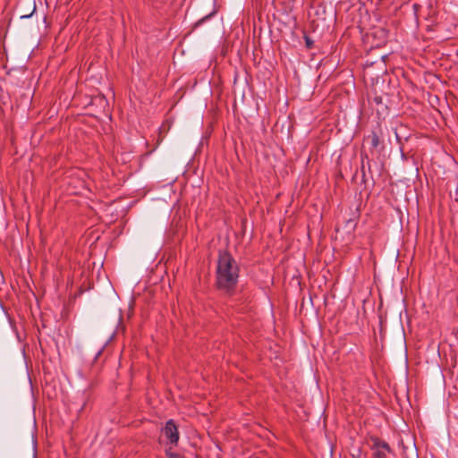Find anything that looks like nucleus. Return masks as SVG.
<instances>
[{
  "label": "nucleus",
  "instance_id": "20e7f679",
  "mask_svg": "<svg viewBox=\"0 0 458 458\" xmlns=\"http://www.w3.org/2000/svg\"><path fill=\"white\" fill-rule=\"evenodd\" d=\"M369 138L371 140V147L373 148H377L379 145V137L376 132H372L371 135H369Z\"/></svg>",
  "mask_w": 458,
  "mask_h": 458
},
{
  "label": "nucleus",
  "instance_id": "7ed1b4c3",
  "mask_svg": "<svg viewBox=\"0 0 458 458\" xmlns=\"http://www.w3.org/2000/svg\"><path fill=\"white\" fill-rule=\"evenodd\" d=\"M162 433L173 445H177L179 442V431L173 420L166 421L165 427L162 428Z\"/></svg>",
  "mask_w": 458,
  "mask_h": 458
},
{
  "label": "nucleus",
  "instance_id": "f257e3e1",
  "mask_svg": "<svg viewBox=\"0 0 458 458\" xmlns=\"http://www.w3.org/2000/svg\"><path fill=\"white\" fill-rule=\"evenodd\" d=\"M239 267L236 260L226 251L220 252L216 267V284L219 289L230 292L238 283Z\"/></svg>",
  "mask_w": 458,
  "mask_h": 458
},
{
  "label": "nucleus",
  "instance_id": "f03ea898",
  "mask_svg": "<svg viewBox=\"0 0 458 458\" xmlns=\"http://www.w3.org/2000/svg\"><path fill=\"white\" fill-rule=\"evenodd\" d=\"M369 440L371 442L370 449L372 450L373 458H386L392 453L389 445L378 437L370 436Z\"/></svg>",
  "mask_w": 458,
  "mask_h": 458
},
{
  "label": "nucleus",
  "instance_id": "423d86ee",
  "mask_svg": "<svg viewBox=\"0 0 458 458\" xmlns=\"http://www.w3.org/2000/svg\"><path fill=\"white\" fill-rule=\"evenodd\" d=\"M360 454H361V450L358 449V454H352V458H361Z\"/></svg>",
  "mask_w": 458,
  "mask_h": 458
},
{
  "label": "nucleus",
  "instance_id": "39448f33",
  "mask_svg": "<svg viewBox=\"0 0 458 458\" xmlns=\"http://www.w3.org/2000/svg\"><path fill=\"white\" fill-rule=\"evenodd\" d=\"M165 454L167 458H182L180 454L172 452L171 448L165 450Z\"/></svg>",
  "mask_w": 458,
  "mask_h": 458
}]
</instances>
